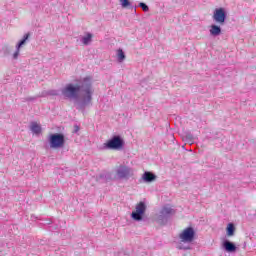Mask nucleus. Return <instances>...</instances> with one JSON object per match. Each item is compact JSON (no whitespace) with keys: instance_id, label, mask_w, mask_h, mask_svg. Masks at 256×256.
I'll return each instance as SVG.
<instances>
[{"instance_id":"1","label":"nucleus","mask_w":256,"mask_h":256,"mask_svg":"<svg viewBox=\"0 0 256 256\" xmlns=\"http://www.w3.org/2000/svg\"><path fill=\"white\" fill-rule=\"evenodd\" d=\"M84 85H82L83 94L82 101L84 105H89L93 101V87L91 86V78H84Z\"/></svg>"},{"instance_id":"2","label":"nucleus","mask_w":256,"mask_h":256,"mask_svg":"<svg viewBox=\"0 0 256 256\" xmlns=\"http://www.w3.org/2000/svg\"><path fill=\"white\" fill-rule=\"evenodd\" d=\"M79 91H81V86L67 84L65 86V88L62 90V95H64V97H66V99H78Z\"/></svg>"},{"instance_id":"3","label":"nucleus","mask_w":256,"mask_h":256,"mask_svg":"<svg viewBox=\"0 0 256 256\" xmlns=\"http://www.w3.org/2000/svg\"><path fill=\"white\" fill-rule=\"evenodd\" d=\"M49 143L51 149H61L65 146V136L63 134H51Z\"/></svg>"},{"instance_id":"4","label":"nucleus","mask_w":256,"mask_h":256,"mask_svg":"<svg viewBox=\"0 0 256 256\" xmlns=\"http://www.w3.org/2000/svg\"><path fill=\"white\" fill-rule=\"evenodd\" d=\"M179 239L182 241V243H193L195 240V230L193 227H187L185 228L180 234Z\"/></svg>"},{"instance_id":"5","label":"nucleus","mask_w":256,"mask_h":256,"mask_svg":"<svg viewBox=\"0 0 256 256\" xmlns=\"http://www.w3.org/2000/svg\"><path fill=\"white\" fill-rule=\"evenodd\" d=\"M145 211H147V206H145V203H138L136 205V210L131 214L132 219H134V221H142L143 215H145Z\"/></svg>"},{"instance_id":"6","label":"nucleus","mask_w":256,"mask_h":256,"mask_svg":"<svg viewBox=\"0 0 256 256\" xmlns=\"http://www.w3.org/2000/svg\"><path fill=\"white\" fill-rule=\"evenodd\" d=\"M104 147L105 149H121L123 147V139L120 136H114L104 143Z\"/></svg>"},{"instance_id":"7","label":"nucleus","mask_w":256,"mask_h":256,"mask_svg":"<svg viewBox=\"0 0 256 256\" xmlns=\"http://www.w3.org/2000/svg\"><path fill=\"white\" fill-rule=\"evenodd\" d=\"M227 15L225 14V9L218 8L214 11L213 19L216 21V23H219V25H223L225 23Z\"/></svg>"},{"instance_id":"8","label":"nucleus","mask_w":256,"mask_h":256,"mask_svg":"<svg viewBox=\"0 0 256 256\" xmlns=\"http://www.w3.org/2000/svg\"><path fill=\"white\" fill-rule=\"evenodd\" d=\"M131 174V168L127 166H119L117 170V175L120 177V179H127L129 175Z\"/></svg>"},{"instance_id":"9","label":"nucleus","mask_w":256,"mask_h":256,"mask_svg":"<svg viewBox=\"0 0 256 256\" xmlns=\"http://www.w3.org/2000/svg\"><path fill=\"white\" fill-rule=\"evenodd\" d=\"M27 39H29V33L24 35V38L18 43L17 45V50L16 52L13 54V58L17 59V57H19V49H21V47H23V45H25V43L27 42Z\"/></svg>"},{"instance_id":"10","label":"nucleus","mask_w":256,"mask_h":256,"mask_svg":"<svg viewBox=\"0 0 256 256\" xmlns=\"http://www.w3.org/2000/svg\"><path fill=\"white\" fill-rule=\"evenodd\" d=\"M223 247L225 251H227L228 253H235V251H237V246H235L232 242L229 241H225L223 243Z\"/></svg>"},{"instance_id":"11","label":"nucleus","mask_w":256,"mask_h":256,"mask_svg":"<svg viewBox=\"0 0 256 256\" xmlns=\"http://www.w3.org/2000/svg\"><path fill=\"white\" fill-rule=\"evenodd\" d=\"M30 129L32 133H35V135H39L41 133V125L37 122H32L30 125Z\"/></svg>"},{"instance_id":"12","label":"nucleus","mask_w":256,"mask_h":256,"mask_svg":"<svg viewBox=\"0 0 256 256\" xmlns=\"http://www.w3.org/2000/svg\"><path fill=\"white\" fill-rule=\"evenodd\" d=\"M143 179L147 183H151V181H155V179H157V176H155V174H153L151 172H145L143 175Z\"/></svg>"},{"instance_id":"13","label":"nucleus","mask_w":256,"mask_h":256,"mask_svg":"<svg viewBox=\"0 0 256 256\" xmlns=\"http://www.w3.org/2000/svg\"><path fill=\"white\" fill-rule=\"evenodd\" d=\"M210 35H214V37H217V35H221V27L217 25H212L210 27Z\"/></svg>"},{"instance_id":"14","label":"nucleus","mask_w":256,"mask_h":256,"mask_svg":"<svg viewBox=\"0 0 256 256\" xmlns=\"http://www.w3.org/2000/svg\"><path fill=\"white\" fill-rule=\"evenodd\" d=\"M234 233H235V226L232 223L228 224V226H227L228 237H232V235H234Z\"/></svg>"},{"instance_id":"15","label":"nucleus","mask_w":256,"mask_h":256,"mask_svg":"<svg viewBox=\"0 0 256 256\" xmlns=\"http://www.w3.org/2000/svg\"><path fill=\"white\" fill-rule=\"evenodd\" d=\"M91 39H93V34L88 33L85 37H83L82 41L84 45H89L91 43Z\"/></svg>"},{"instance_id":"16","label":"nucleus","mask_w":256,"mask_h":256,"mask_svg":"<svg viewBox=\"0 0 256 256\" xmlns=\"http://www.w3.org/2000/svg\"><path fill=\"white\" fill-rule=\"evenodd\" d=\"M117 57H118V60L120 61V63L122 61H125V52H123V49L118 50Z\"/></svg>"},{"instance_id":"17","label":"nucleus","mask_w":256,"mask_h":256,"mask_svg":"<svg viewBox=\"0 0 256 256\" xmlns=\"http://www.w3.org/2000/svg\"><path fill=\"white\" fill-rule=\"evenodd\" d=\"M162 213L163 215H171V213H173V210L169 207H164Z\"/></svg>"},{"instance_id":"18","label":"nucleus","mask_w":256,"mask_h":256,"mask_svg":"<svg viewBox=\"0 0 256 256\" xmlns=\"http://www.w3.org/2000/svg\"><path fill=\"white\" fill-rule=\"evenodd\" d=\"M120 3L122 5V7H124V8H127V7H129V5H131L129 0H120Z\"/></svg>"},{"instance_id":"19","label":"nucleus","mask_w":256,"mask_h":256,"mask_svg":"<svg viewBox=\"0 0 256 256\" xmlns=\"http://www.w3.org/2000/svg\"><path fill=\"white\" fill-rule=\"evenodd\" d=\"M139 6L141 7L142 11H145V12L149 11V6H147V4L141 2Z\"/></svg>"},{"instance_id":"20","label":"nucleus","mask_w":256,"mask_h":256,"mask_svg":"<svg viewBox=\"0 0 256 256\" xmlns=\"http://www.w3.org/2000/svg\"><path fill=\"white\" fill-rule=\"evenodd\" d=\"M177 249H189V247H183V246L179 245V246L177 247Z\"/></svg>"}]
</instances>
